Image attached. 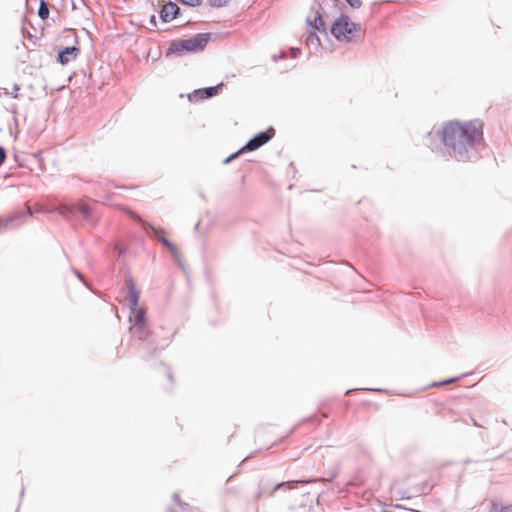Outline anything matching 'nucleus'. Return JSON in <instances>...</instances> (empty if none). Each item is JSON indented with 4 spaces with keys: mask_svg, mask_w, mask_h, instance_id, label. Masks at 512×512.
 I'll return each instance as SVG.
<instances>
[{
    "mask_svg": "<svg viewBox=\"0 0 512 512\" xmlns=\"http://www.w3.org/2000/svg\"><path fill=\"white\" fill-rule=\"evenodd\" d=\"M73 273L76 275V277L81 281L83 282L86 286H88V284L86 283V281L84 280L83 278V275L76 269L73 270Z\"/></svg>",
    "mask_w": 512,
    "mask_h": 512,
    "instance_id": "25",
    "label": "nucleus"
},
{
    "mask_svg": "<svg viewBox=\"0 0 512 512\" xmlns=\"http://www.w3.org/2000/svg\"><path fill=\"white\" fill-rule=\"evenodd\" d=\"M182 4L190 6V7H196L200 4V0H180Z\"/></svg>",
    "mask_w": 512,
    "mask_h": 512,
    "instance_id": "22",
    "label": "nucleus"
},
{
    "mask_svg": "<svg viewBox=\"0 0 512 512\" xmlns=\"http://www.w3.org/2000/svg\"><path fill=\"white\" fill-rule=\"evenodd\" d=\"M149 22H150L152 25H154V26H156V25H157V21H156V17H155V15H151Z\"/></svg>",
    "mask_w": 512,
    "mask_h": 512,
    "instance_id": "26",
    "label": "nucleus"
},
{
    "mask_svg": "<svg viewBox=\"0 0 512 512\" xmlns=\"http://www.w3.org/2000/svg\"><path fill=\"white\" fill-rule=\"evenodd\" d=\"M345 1L349 4L350 7L355 8V9L360 8L362 5L361 0H345Z\"/></svg>",
    "mask_w": 512,
    "mask_h": 512,
    "instance_id": "23",
    "label": "nucleus"
},
{
    "mask_svg": "<svg viewBox=\"0 0 512 512\" xmlns=\"http://www.w3.org/2000/svg\"><path fill=\"white\" fill-rule=\"evenodd\" d=\"M27 215L31 216L32 212L30 210H28ZM25 217H26V214H24V213H16V214H13L4 219L0 218L1 228H8V227L12 226L14 223H15L14 226H17V225H19L20 221L23 220Z\"/></svg>",
    "mask_w": 512,
    "mask_h": 512,
    "instance_id": "12",
    "label": "nucleus"
},
{
    "mask_svg": "<svg viewBox=\"0 0 512 512\" xmlns=\"http://www.w3.org/2000/svg\"><path fill=\"white\" fill-rule=\"evenodd\" d=\"M460 377H452L446 380H443L441 382H435L432 384V386H441V385H447L456 382Z\"/></svg>",
    "mask_w": 512,
    "mask_h": 512,
    "instance_id": "20",
    "label": "nucleus"
},
{
    "mask_svg": "<svg viewBox=\"0 0 512 512\" xmlns=\"http://www.w3.org/2000/svg\"><path fill=\"white\" fill-rule=\"evenodd\" d=\"M148 229L152 231L154 237L165 246L173 255L176 260L180 259V253L177 247L165 237V231L162 228H156L153 225H148Z\"/></svg>",
    "mask_w": 512,
    "mask_h": 512,
    "instance_id": "9",
    "label": "nucleus"
},
{
    "mask_svg": "<svg viewBox=\"0 0 512 512\" xmlns=\"http://www.w3.org/2000/svg\"><path fill=\"white\" fill-rule=\"evenodd\" d=\"M112 184L109 181H99L96 184L95 194L102 199H109V196L102 195V193L110 192Z\"/></svg>",
    "mask_w": 512,
    "mask_h": 512,
    "instance_id": "14",
    "label": "nucleus"
},
{
    "mask_svg": "<svg viewBox=\"0 0 512 512\" xmlns=\"http://www.w3.org/2000/svg\"><path fill=\"white\" fill-rule=\"evenodd\" d=\"M500 512H512V507H504L500 510Z\"/></svg>",
    "mask_w": 512,
    "mask_h": 512,
    "instance_id": "28",
    "label": "nucleus"
},
{
    "mask_svg": "<svg viewBox=\"0 0 512 512\" xmlns=\"http://www.w3.org/2000/svg\"><path fill=\"white\" fill-rule=\"evenodd\" d=\"M38 16L42 20H45L49 17V6H48L47 2H45L44 0L40 1V5L38 8Z\"/></svg>",
    "mask_w": 512,
    "mask_h": 512,
    "instance_id": "16",
    "label": "nucleus"
},
{
    "mask_svg": "<svg viewBox=\"0 0 512 512\" xmlns=\"http://www.w3.org/2000/svg\"><path fill=\"white\" fill-rule=\"evenodd\" d=\"M125 211L131 219L142 224L146 230L148 229V225H150V224L145 222L137 213H135L134 211L129 210V209H126Z\"/></svg>",
    "mask_w": 512,
    "mask_h": 512,
    "instance_id": "17",
    "label": "nucleus"
},
{
    "mask_svg": "<svg viewBox=\"0 0 512 512\" xmlns=\"http://www.w3.org/2000/svg\"><path fill=\"white\" fill-rule=\"evenodd\" d=\"M356 389H349L345 392V395H349L351 394L353 391H355Z\"/></svg>",
    "mask_w": 512,
    "mask_h": 512,
    "instance_id": "29",
    "label": "nucleus"
},
{
    "mask_svg": "<svg viewBox=\"0 0 512 512\" xmlns=\"http://www.w3.org/2000/svg\"><path fill=\"white\" fill-rule=\"evenodd\" d=\"M223 83H220L216 86H210L206 88L196 89L191 94H189L188 98L191 102H198L199 100L208 99L216 96L219 91L222 89Z\"/></svg>",
    "mask_w": 512,
    "mask_h": 512,
    "instance_id": "8",
    "label": "nucleus"
},
{
    "mask_svg": "<svg viewBox=\"0 0 512 512\" xmlns=\"http://www.w3.org/2000/svg\"><path fill=\"white\" fill-rule=\"evenodd\" d=\"M210 40V33H201L189 39L173 41L166 51V56L195 53L204 50Z\"/></svg>",
    "mask_w": 512,
    "mask_h": 512,
    "instance_id": "4",
    "label": "nucleus"
},
{
    "mask_svg": "<svg viewBox=\"0 0 512 512\" xmlns=\"http://www.w3.org/2000/svg\"><path fill=\"white\" fill-rule=\"evenodd\" d=\"M263 493H264V490H263L262 488H259V491H258V493H257V495H256V499H257V500H258V499H260V498H261V496L263 495Z\"/></svg>",
    "mask_w": 512,
    "mask_h": 512,
    "instance_id": "27",
    "label": "nucleus"
},
{
    "mask_svg": "<svg viewBox=\"0 0 512 512\" xmlns=\"http://www.w3.org/2000/svg\"><path fill=\"white\" fill-rule=\"evenodd\" d=\"M49 211H56L65 219H67L68 214L79 217L86 221H89L92 216V208L82 200L72 204L64 203L50 209Z\"/></svg>",
    "mask_w": 512,
    "mask_h": 512,
    "instance_id": "6",
    "label": "nucleus"
},
{
    "mask_svg": "<svg viewBox=\"0 0 512 512\" xmlns=\"http://www.w3.org/2000/svg\"><path fill=\"white\" fill-rule=\"evenodd\" d=\"M311 482H313V480H294V481L280 482V483H277L273 487L272 491L269 493V496L272 497L274 495V493L281 488L294 489V488H296V485L298 483H311Z\"/></svg>",
    "mask_w": 512,
    "mask_h": 512,
    "instance_id": "13",
    "label": "nucleus"
},
{
    "mask_svg": "<svg viewBox=\"0 0 512 512\" xmlns=\"http://www.w3.org/2000/svg\"><path fill=\"white\" fill-rule=\"evenodd\" d=\"M159 14L160 19L164 23H168L177 18V16L180 14V7L177 5V3L169 1L162 6Z\"/></svg>",
    "mask_w": 512,
    "mask_h": 512,
    "instance_id": "10",
    "label": "nucleus"
},
{
    "mask_svg": "<svg viewBox=\"0 0 512 512\" xmlns=\"http://www.w3.org/2000/svg\"><path fill=\"white\" fill-rule=\"evenodd\" d=\"M483 141V125L480 121H449L441 128H433L424 137V144L443 158L469 162L479 158Z\"/></svg>",
    "mask_w": 512,
    "mask_h": 512,
    "instance_id": "1",
    "label": "nucleus"
},
{
    "mask_svg": "<svg viewBox=\"0 0 512 512\" xmlns=\"http://www.w3.org/2000/svg\"><path fill=\"white\" fill-rule=\"evenodd\" d=\"M125 287L129 294V321L131 323L130 333L134 338L138 339L148 350L152 348L153 350H156L154 341L151 338V332L147 325L145 310L138 306L140 293L136 289L135 282L131 277L126 278Z\"/></svg>",
    "mask_w": 512,
    "mask_h": 512,
    "instance_id": "2",
    "label": "nucleus"
},
{
    "mask_svg": "<svg viewBox=\"0 0 512 512\" xmlns=\"http://www.w3.org/2000/svg\"><path fill=\"white\" fill-rule=\"evenodd\" d=\"M19 90H20L19 86H18L17 84H14V86H13V90H12V92H10V94L12 95V97H14V98H18V97H19ZM4 91H5V92H4L5 94H9V92H8V90H7V89H4Z\"/></svg>",
    "mask_w": 512,
    "mask_h": 512,
    "instance_id": "21",
    "label": "nucleus"
},
{
    "mask_svg": "<svg viewBox=\"0 0 512 512\" xmlns=\"http://www.w3.org/2000/svg\"><path fill=\"white\" fill-rule=\"evenodd\" d=\"M227 3H228V0H208V4L214 8L224 7L227 5Z\"/></svg>",
    "mask_w": 512,
    "mask_h": 512,
    "instance_id": "19",
    "label": "nucleus"
},
{
    "mask_svg": "<svg viewBox=\"0 0 512 512\" xmlns=\"http://www.w3.org/2000/svg\"><path fill=\"white\" fill-rule=\"evenodd\" d=\"M301 54V50L299 48H289L288 51H281L279 55L273 56V61L277 62L278 60L285 59L288 56L291 58H297Z\"/></svg>",
    "mask_w": 512,
    "mask_h": 512,
    "instance_id": "15",
    "label": "nucleus"
},
{
    "mask_svg": "<svg viewBox=\"0 0 512 512\" xmlns=\"http://www.w3.org/2000/svg\"><path fill=\"white\" fill-rule=\"evenodd\" d=\"M327 19L328 16L324 13L320 4L312 6L311 13L306 18V23L311 28V32L306 38L307 45L314 46L315 48L320 45V39L316 34L317 32L326 37L328 36Z\"/></svg>",
    "mask_w": 512,
    "mask_h": 512,
    "instance_id": "3",
    "label": "nucleus"
},
{
    "mask_svg": "<svg viewBox=\"0 0 512 512\" xmlns=\"http://www.w3.org/2000/svg\"><path fill=\"white\" fill-rule=\"evenodd\" d=\"M247 151L246 150H243V147H241L237 152L231 154L229 157H227L223 163L224 164H228L230 163L231 161H233L234 159L238 158L240 155L246 153Z\"/></svg>",
    "mask_w": 512,
    "mask_h": 512,
    "instance_id": "18",
    "label": "nucleus"
},
{
    "mask_svg": "<svg viewBox=\"0 0 512 512\" xmlns=\"http://www.w3.org/2000/svg\"><path fill=\"white\" fill-rule=\"evenodd\" d=\"M79 55V48L76 46H68L59 51L57 60L62 65H66L75 60Z\"/></svg>",
    "mask_w": 512,
    "mask_h": 512,
    "instance_id": "11",
    "label": "nucleus"
},
{
    "mask_svg": "<svg viewBox=\"0 0 512 512\" xmlns=\"http://www.w3.org/2000/svg\"><path fill=\"white\" fill-rule=\"evenodd\" d=\"M275 135V130L273 127H269L265 131H261L254 135L251 139L247 141V143L243 146V150H246L247 152H252L266 143H268Z\"/></svg>",
    "mask_w": 512,
    "mask_h": 512,
    "instance_id": "7",
    "label": "nucleus"
},
{
    "mask_svg": "<svg viewBox=\"0 0 512 512\" xmlns=\"http://www.w3.org/2000/svg\"><path fill=\"white\" fill-rule=\"evenodd\" d=\"M367 391H375V392H382L381 389H366Z\"/></svg>",
    "mask_w": 512,
    "mask_h": 512,
    "instance_id": "30",
    "label": "nucleus"
},
{
    "mask_svg": "<svg viewBox=\"0 0 512 512\" xmlns=\"http://www.w3.org/2000/svg\"><path fill=\"white\" fill-rule=\"evenodd\" d=\"M360 30V25L350 20L347 15L341 14L331 25L330 32L338 40L350 42L356 32Z\"/></svg>",
    "mask_w": 512,
    "mask_h": 512,
    "instance_id": "5",
    "label": "nucleus"
},
{
    "mask_svg": "<svg viewBox=\"0 0 512 512\" xmlns=\"http://www.w3.org/2000/svg\"><path fill=\"white\" fill-rule=\"evenodd\" d=\"M173 498L179 504L181 511H183V512L186 511V508L188 507V505L186 503H182L179 500L178 494H174Z\"/></svg>",
    "mask_w": 512,
    "mask_h": 512,
    "instance_id": "24",
    "label": "nucleus"
}]
</instances>
